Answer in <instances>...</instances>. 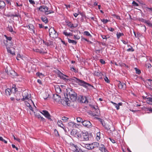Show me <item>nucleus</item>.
<instances>
[{
    "instance_id": "1",
    "label": "nucleus",
    "mask_w": 152,
    "mask_h": 152,
    "mask_svg": "<svg viewBox=\"0 0 152 152\" xmlns=\"http://www.w3.org/2000/svg\"><path fill=\"white\" fill-rule=\"evenodd\" d=\"M64 100L66 104L69 106L70 105L71 101L74 102L76 100L77 98V94L75 92L74 90L71 88L67 90V92L65 95L64 94Z\"/></svg>"
},
{
    "instance_id": "2",
    "label": "nucleus",
    "mask_w": 152,
    "mask_h": 152,
    "mask_svg": "<svg viewBox=\"0 0 152 152\" xmlns=\"http://www.w3.org/2000/svg\"><path fill=\"white\" fill-rule=\"evenodd\" d=\"M67 80H69L70 81L72 82H75L78 83L79 85L84 86L85 87H87L88 86H91V84L84 82L83 80L77 79V78L75 77H73L72 78H70L69 79H67Z\"/></svg>"
},
{
    "instance_id": "3",
    "label": "nucleus",
    "mask_w": 152,
    "mask_h": 152,
    "mask_svg": "<svg viewBox=\"0 0 152 152\" xmlns=\"http://www.w3.org/2000/svg\"><path fill=\"white\" fill-rule=\"evenodd\" d=\"M50 36L52 38H54L57 37L58 34L53 27H51L49 30Z\"/></svg>"
},
{
    "instance_id": "4",
    "label": "nucleus",
    "mask_w": 152,
    "mask_h": 152,
    "mask_svg": "<svg viewBox=\"0 0 152 152\" xmlns=\"http://www.w3.org/2000/svg\"><path fill=\"white\" fill-rule=\"evenodd\" d=\"M49 9L48 7L45 5H43L40 6L39 8V10L41 12H44L46 15H48L47 12Z\"/></svg>"
},
{
    "instance_id": "5",
    "label": "nucleus",
    "mask_w": 152,
    "mask_h": 152,
    "mask_svg": "<svg viewBox=\"0 0 152 152\" xmlns=\"http://www.w3.org/2000/svg\"><path fill=\"white\" fill-rule=\"evenodd\" d=\"M12 46V44L10 43V45H7L6 46L8 52L11 54L13 55L15 53L14 51L12 50H14L15 49L14 48L11 47Z\"/></svg>"
},
{
    "instance_id": "6",
    "label": "nucleus",
    "mask_w": 152,
    "mask_h": 152,
    "mask_svg": "<svg viewBox=\"0 0 152 152\" xmlns=\"http://www.w3.org/2000/svg\"><path fill=\"white\" fill-rule=\"evenodd\" d=\"M6 38V40H4V43L6 46L7 45H10V43H11V40L12 38L11 37H7L6 35H4V36Z\"/></svg>"
},
{
    "instance_id": "7",
    "label": "nucleus",
    "mask_w": 152,
    "mask_h": 152,
    "mask_svg": "<svg viewBox=\"0 0 152 152\" xmlns=\"http://www.w3.org/2000/svg\"><path fill=\"white\" fill-rule=\"evenodd\" d=\"M83 125L85 126L88 128H91L92 127V124L89 121L84 120L82 121Z\"/></svg>"
},
{
    "instance_id": "8",
    "label": "nucleus",
    "mask_w": 152,
    "mask_h": 152,
    "mask_svg": "<svg viewBox=\"0 0 152 152\" xmlns=\"http://www.w3.org/2000/svg\"><path fill=\"white\" fill-rule=\"evenodd\" d=\"M41 113L43 115L46 117L50 121H51L52 119L50 118V114L48 112L45 110H43L42 111V112H41Z\"/></svg>"
},
{
    "instance_id": "9",
    "label": "nucleus",
    "mask_w": 152,
    "mask_h": 152,
    "mask_svg": "<svg viewBox=\"0 0 152 152\" xmlns=\"http://www.w3.org/2000/svg\"><path fill=\"white\" fill-rule=\"evenodd\" d=\"M53 97L54 100L57 102H59L61 100V96L57 94L53 95Z\"/></svg>"
},
{
    "instance_id": "10",
    "label": "nucleus",
    "mask_w": 152,
    "mask_h": 152,
    "mask_svg": "<svg viewBox=\"0 0 152 152\" xmlns=\"http://www.w3.org/2000/svg\"><path fill=\"white\" fill-rule=\"evenodd\" d=\"M118 86L120 89H125L126 88V85L125 83H121L120 81H118Z\"/></svg>"
},
{
    "instance_id": "11",
    "label": "nucleus",
    "mask_w": 152,
    "mask_h": 152,
    "mask_svg": "<svg viewBox=\"0 0 152 152\" xmlns=\"http://www.w3.org/2000/svg\"><path fill=\"white\" fill-rule=\"evenodd\" d=\"M57 74L61 79H62L65 80H67V79L66 78V77H68V76L63 74L59 71H58V72Z\"/></svg>"
},
{
    "instance_id": "12",
    "label": "nucleus",
    "mask_w": 152,
    "mask_h": 152,
    "mask_svg": "<svg viewBox=\"0 0 152 152\" xmlns=\"http://www.w3.org/2000/svg\"><path fill=\"white\" fill-rule=\"evenodd\" d=\"M70 147L72 148V150L75 152H78V147L77 146L73 144H70Z\"/></svg>"
},
{
    "instance_id": "13",
    "label": "nucleus",
    "mask_w": 152,
    "mask_h": 152,
    "mask_svg": "<svg viewBox=\"0 0 152 152\" xmlns=\"http://www.w3.org/2000/svg\"><path fill=\"white\" fill-rule=\"evenodd\" d=\"M82 135L84 139L86 140H89V138L88 134V133L86 132L82 133Z\"/></svg>"
},
{
    "instance_id": "14",
    "label": "nucleus",
    "mask_w": 152,
    "mask_h": 152,
    "mask_svg": "<svg viewBox=\"0 0 152 152\" xmlns=\"http://www.w3.org/2000/svg\"><path fill=\"white\" fill-rule=\"evenodd\" d=\"M24 94H23V98L21 99L22 101H24L26 100L29 99L31 97V95L30 94H27L26 96L24 95Z\"/></svg>"
},
{
    "instance_id": "15",
    "label": "nucleus",
    "mask_w": 152,
    "mask_h": 152,
    "mask_svg": "<svg viewBox=\"0 0 152 152\" xmlns=\"http://www.w3.org/2000/svg\"><path fill=\"white\" fill-rule=\"evenodd\" d=\"M111 103H112L115 107V108L117 109V110L119 109L120 108L119 106L122 105V103L121 102H119L118 103V104L112 101L111 102Z\"/></svg>"
},
{
    "instance_id": "16",
    "label": "nucleus",
    "mask_w": 152,
    "mask_h": 152,
    "mask_svg": "<svg viewBox=\"0 0 152 152\" xmlns=\"http://www.w3.org/2000/svg\"><path fill=\"white\" fill-rule=\"evenodd\" d=\"M91 147L92 148V149H93L94 148L97 147L99 145V143L97 142H94L93 143H91Z\"/></svg>"
},
{
    "instance_id": "17",
    "label": "nucleus",
    "mask_w": 152,
    "mask_h": 152,
    "mask_svg": "<svg viewBox=\"0 0 152 152\" xmlns=\"http://www.w3.org/2000/svg\"><path fill=\"white\" fill-rule=\"evenodd\" d=\"M15 96L16 100L18 101L21 99V95L18 92L15 94Z\"/></svg>"
},
{
    "instance_id": "18",
    "label": "nucleus",
    "mask_w": 152,
    "mask_h": 152,
    "mask_svg": "<svg viewBox=\"0 0 152 152\" xmlns=\"http://www.w3.org/2000/svg\"><path fill=\"white\" fill-rule=\"evenodd\" d=\"M80 102L83 103H88V101L87 100L85 96H81L80 99Z\"/></svg>"
},
{
    "instance_id": "19",
    "label": "nucleus",
    "mask_w": 152,
    "mask_h": 152,
    "mask_svg": "<svg viewBox=\"0 0 152 152\" xmlns=\"http://www.w3.org/2000/svg\"><path fill=\"white\" fill-rule=\"evenodd\" d=\"M146 102L147 103L152 105V97H148L146 98Z\"/></svg>"
},
{
    "instance_id": "20",
    "label": "nucleus",
    "mask_w": 152,
    "mask_h": 152,
    "mask_svg": "<svg viewBox=\"0 0 152 152\" xmlns=\"http://www.w3.org/2000/svg\"><path fill=\"white\" fill-rule=\"evenodd\" d=\"M55 89L56 92L58 94H60L61 92V90L58 86H56L55 87Z\"/></svg>"
},
{
    "instance_id": "21",
    "label": "nucleus",
    "mask_w": 152,
    "mask_h": 152,
    "mask_svg": "<svg viewBox=\"0 0 152 152\" xmlns=\"http://www.w3.org/2000/svg\"><path fill=\"white\" fill-rule=\"evenodd\" d=\"M41 19L42 21L45 24L47 23L48 22V20L47 18L45 16L42 17Z\"/></svg>"
},
{
    "instance_id": "22",
    "label": "nucleus",
    "mask_w": 152,
    "mask_h": 152,
    "mask_svg": "<svg viewBox=\"0 0 152 152\" xmlns=\"http://www.w3.org/2000/svg\"><path fill=\"white\" fill-rule=\"evenodd\" d=\"M5 93L6 95L7 96H9L11 93V89L10 88H8L5 90Z\"/></svg>"
},
{
    "instance_id": "23",
    "label": "nucleus",
    "mask_w": 152,
    "mask_h": 152,
    "mask_svg": "<svg viewBox=\"0 0 152 152\" xmlns=\"http://www.w3.org/2000/svg\"><path fill=\"white\" fill-rule=\"evenodd\" d=\"M5 6V4L4 1H0V9L4 8Z\"/></svg>"
},
{
    "instance_id": "24",
    "label": "nucleus",
    "mask_w": 152,
    "mask_h": 152,
    "mask_svg": "<svg viewBox=\"0 0 152 152\" xmlns=\"http://www.w3.org/2000/svg\"><path fill=\"white\" fill-rule=\"evenodd\" d=\"M18 13H15V14H11L10 16L11 17H18L20 16L19 14L18 13Z\"/></svg>"
},
{
    "instance_id": "25",
    "label": "nucleus",
    "mask_w": 152,
    "mask_h": 152,
    "mask_svg": "<svg viewBox=\"0 0 152 152\" xmlns=\"http://www.w3.org/2000/svg\"><path fill=\"white\" fill-rule=\"evenodd\" d=\"M58 126L64 128V125L62 124V121H58Z\"/></svg>"
},
{
    "instance_id": "26",
    "label": "nucleus",
    "mask_w": 152,
    "mask_h": 152,
    "mask_svg": "<svg viewBox=\"0 0 152 152\" xmlns=\"http://www.w3.org/2000/svg\"><path fill=\"white\" fill-rule=\"evenodd\" d=\"M85 147L88 150L92 149V148L91 147V144H86L85 145Z\"/></svg>"
},
{
    "instance_id": "27",
    "label": "nucleus",
    "mask_w": 152,
    "mask_h": 152,
    "mask_svg": "<svg viewBox=\"0 0 152 152\" xmlns=\"http://www.w3.org/2000/svg\"><path fill=\"white\" fill-rule=\"evenodd\" d=\"M68 42L69 43L75 44H76L77 43V42L76 41H75L74 40H71L69 39H68Z\"/></svg>"
},
{
    "instance_id": "28",
    "label": "nucleus",
    "mask_w": 152,
    "mask_h": 152,
    "mask_svg": "<svg viewBox=\"0 0 152 152\" xmlns=\"http://www.w3.org/2000/svg\"><path fill=\"white\" fill-rule=\"evenodd\" d=\"M128 47H130V48L127 49L126 50L128 52H130V51L133 52L134 51V50L133 48L130 45H128Z\"/></svg>"
},
{
    "instance_id": "29",
    "label": "nucleus",
    "mask_w": 152,
    "mask_h": 152,
    "mask_svg": "<svg viewBox=\"0 0 152 152\" xmlns=\"http://www.w3.org/2000/svg\"><path fill=\"white\" fill-rule=\"evenodd\" d=\"M77 132V131L75 129H73L71 132V135L75 136Z\"/></svg>"
},
{
    "instance_id": "30",
    "label": "nucleus",
    "mask_w": 152,
    "mask_h": 152,
    "mask_svg": "<svg viewBox=\"0 0 152 152\" xmlns=\"http://www.w3.org/2000/svg\"><path fill=\"white\" fill-rule=\"evenodd\" d=\"M147 83L151 86H152V80L148 79L147 80Z\"/></svg>"
},
{
    "instance_id": "31",
    "label": "nucleus",
    "mask_w": 152,
    "mask_h": 152,
    "mask_svg": "<svg viewBox=\"0 0 152 152\" xmlns=\"http://www.w3.org/2000/svg\"><path fill=\"white\" fill-rule=\"evenodd\" d=\"M100 132H98L96 134V140H99L100 138Z\"/></svg>"
},
{
    "instance_id": "32",
    "label": "nucleus",
    "mask_w": 152,
    "mask_h": 152,
    "mask_svg": "<svg viewBox=\"0 0 152 152\" xmlns=\"http://www.w3.org/2000/svg\"><path fill=\"white\" fill-rule=\"evenodd\" d=\"M124 35V34L123 33H117V36L118 39H119L120 38V37Z\"/></svg>"
},
{
    "instance_id": "33",
    "label": "nucleus",
    "mask_w": 152,
    "mask_h": 152,
    "mask_svg": "<svg viewBox=\"0 0 152 152\" xmlns=\"http://www.w3.org/2000/svg\"><path fill=\"white\" fill-rule=\"evenodd\" d=\"M7 30L11 32H12L13 31V28L11 26H8L7 28Z\"/></svg>"
},
{
    "instance_id": "34",
    "label": "nucleus",
    "mask_w": 152,
    "mask_h": 152,
    "mask_svg": "<svg viewBox=\"0 0 152 152\" xmlns=\"http://www.w3.org/2000/svg\"><path fill=\"white\" fill-rule=\"evenodd\" d=\"M134 69L135 70L136 74L139 75L141 73V71L140 69H137V68H135Z\"/></svg>"
},
{
    "instance_id": "35",
    "label": "nucleus",
    "mask_w": 152,
    "mask_h": 152,
    "mask_svg": "<svg viewBox=\"0 0 152 152\" xmlns=\"http://www.w3.org/2000/svg\"><path fill=\"white\" fill-rule=\"evenodd\" d=\"M96 111V113L95 115H98L100 114V111L99 109L98 108V109H96L95 110Z\"/></svg>"
},
{
    "instance_id": "36",
    "label": "nucleus",
    "mask_w": 152,
    "mask_h": 152,
    "mask_svg": "<svg viewBox=\"0 0 152 152\" xmlns=\"http://www.w3.org/2000/svg\"><path fill=\"white\" fill-rule=\"evenodd\" d=\"M145 66L146 67L148 68H150L151 67V64L149 63H148L146 64Z\"/></svg>"
},
{
    "instance_id": "37",
    "label": "nucleus",
    "mask_w": 152,
    "mask_h": 152,
    "mask_svg": "<svg viewBox=\"0 0 152 152\" xmlns=\"http://www.w3.org/2000/svg\"><path fill=\"white\" fill-rule=\"evenodd\" d=\"M77 122H82V121H83L82 119L80 117L77 118Z\"/></svg>"
},
{
    "instance_id": "38",
    "label": "nucleus",
    "mask_w": 152,
    "mask_h": 152,
    "mask_svg": "<svg viewBox=\"0 0 152 152\" xmlns=\"http://www.w3.org/2000/svg\"><path fill=\"white\" fill-rule=\"evenodd\" d=\"M100 121L101 123V124H102V125L104 126L105 127V124L104 122V121L102 120L101 119H100Z\"/></svg>"
},
{
    "instance_id": "39",
    "label": "nucleus",
    "mask_w": 152,
    "mask_h": 152,
    "mask_svg": "<svg viewBox=\"0 0 152 152\" xmlns=\"http://www.w3.org/2000/svg\"><path fill=\"white\" fill-rule=\"evenodd\" d=\"M101 21H102L104 24H106L107 23L108 20L107 19H103L101 20Z\"/></svg>"
},
{
    "instance_id": "40",
    "label": "nucleus",
    "mask_w": 152,
    "mask_h": 152,
    "mask_svg": "<svg viewBox=\"0 0 152 152\" xmlns=\"http://www.w3.org/2000/svg\"><path fill=\"white\" fill-rule=\"evenodd\" d=\"M54 133L55 136H59V134H58V132L57 130H56V129H55L54 131Z\"/></svg>"
},
{
    "instance_id": "41",
    "label": "nucleus",
    "mask_w": 152,
    "mask_h": 152,
    "mask_svg": "<svg viewBox=\"0 0 152 152\" xmlns=\"http://www.w3.org/2000/svg\"><path fill=\"white\" fill-rule=\"evenodd\" d=\"M0 140L4 142L5 143H7V141L3 139L2 137H0Z\"/></svg>"
},
{
    "instance_id": "42",
    "label": "nucleus",
    "mask_w": 152,
    "mask_h": 152,
    "mask_svg": "<svg viewBox=\"0 0 152 152\" xmlns=\"http://www.w3.org/2000/svg\"><path fill=\"white\" fill-rule=\"evenodd\" d=\"M84 33L86 35V36H91V34H90L87 31H85L84 32Z\"/></svg>"
},
{
    "instance_id": "43",
    "label": "nucleus",
    "mask_w": 152,
    "mask_h": 152,
    "mask_svg": "<svg viewBox=\"0 0 152 152\" xmlns=\"http://www.w3.org/2000/svg\"><path fill=\"white\" fill-rule=\"evenodd\" d=\"M62 120L65 121V122L68 120V118L66 117L65 116L62 117Z\"/></svg>"
},
{
    "instance_id": "44",
    "label": "nucleus",
    "mask_w": 152,
    "mask_h": 152,
    "mask_svg": "<svg viewBox=\"0 0 152 152\" xmlns=\"http://www.w3.org/2000/svg\"><path fill=\"white\" fill-rule=\"evenodd\" d=\"M104 80L105 82H106L107 83H109L110 81L109 80L108 77H105L104 78Z\"/></svg>"
},
{
    "instance_id": "45",
    "label": "nucleus",
    "mask_w": 152,
    "mask_h": 152,
    "mask_svg": "<svg viewBox=\"0 0 152 152\" xmlns=\"http://www.w3.org/2000/svg\"><path fill=\"white\" fill-rule=\"evenodd\" d=\"M94 75L97 76H99L100 75V74L99 72L95 71L94 72Z\"/></svg>"
},
{
    "instance_id": "46",
    "label": "nucleus",
    "mask_w": 152,
    "mask_h": 152,
    "mask_svg": "<svg viewBox=\"0 0 152 152\" xmlns=\"http://www.w3.org/2000/svg\"><path fill=\"white\" fill-rule=\"evenodd\" d=\"M25 103L26 106L28 107H30V104L27 101H25Z\"/></svg>"
},
{
    "instance_id": "47",
    "label": "nucleus",
    "mask_w": 152,
    "mask_h": 152,
    "mask_svg": "<svg viewBox=\"0 0 152 152\" xmlns=\"http://www.w3.org/2000/svg\"><path fill=\"white\" fill-rule=\"evenodd\" d=\"M34 113L35 116H36V117H37L38 118H39L41 116L39 113H35V112H34Z\"/></svg>"
},
{
    "instance_id": "48",
    "label": "nucleus",
    "mask_w": 152,
    "mask_h": 152,
    "mask_svg": "<svg viewBox=\"0 0 152 152\" xmlns=\"http://www.w3.org/2000/svg\"><path fill=\"white\" fill-rule=\"evenodd\" d=\"M133 5L134 6H138V4L135 2V1H133L132 3Z\"/></svg>"
},
{
    "instance_id": "49",
    "label": "nucleus",
    "mask_w": 152,
    "mask_h": 152,
    "mask_svg": "<svg viewBox=\"0 0 152 152\" xmlns=\"http://www.w3.org/2000/svg\"><path fill=\"white\" fill-rule=\"evenodd\" d=\"M28 26H29V28H31L33 30L34 33H35L33 29V28H34L33 26L32 25L30 24V25H29Z\"/></svg>"
},
{
    "instance_id": "50",
    "label": "nucleus",
    "mask_w": 152,
    "mask_h": 152,
    "mask_svg": "<svg viewBox=\"0 0 152 152\" xmlns=\"http://www.w3.org/2000/svg\"><path fill=\"white\" fill-rule=\"evenodd\" d=\"M74 38L75 39H78L80 38V37L79 36H77V35H74Z\"/></svg>"
},
{
    "instance_id": "51",
    "label": "nucleus",
    "mask_w": 152,
    "mask_h": 152,
    "mask_svg": "<svg viewBox=\"0 0 152 152\" xmlns=\"http://www.w3.org/2000/svg\"><path fill=\"white\" fill-rule=\"evenodd\" d=\"M71 70L72 71H74L75 72H76L77 71H76L75 69L74 68V67H73V66L72 67L71 66L70 67Z\"/></svg>"
},
{
    "instance_id": "52",
    "label": "nucleus",
    "mask_w": 152,
    "mask_h": 152,
    "mask_svg": "<svg viewBox=\"0 0 152 152\" xmlns=\"http://www.w3.org/2000/svg\"><path fill=\"white\" fill-rule=\"evenodd\" d=\"M13 136L14 140H17L19 142L20 141V140L19 138H16L14 135H13Z\"/></svg>"
},
{
    "instance_id": "53",
    "label": "nucleus",
    "mask_w": 152,
    "mask_h": 152,
    "mask_svg": "<svg viewBox=\"0 0 152 152\" xmlns=\"http://www.w3.org/2000/svg\"><path fill=\"white\" fill-rule=\"evenodd\" d=\"M100 62L102 64H104L105 63L104 61L102 59H101L100 60Z\"/></svg>"
},
{
    "instance_id": "54",
    "label": "nucleus",
    "mask_w": 152,
    "mask_h": 152,
    "mask_svg": "<svg viewBox=\"0 0 152 152\" xmlns=\"http://www.w3.org/2000/svg\"><path fill=\"white\" fill-rule=\"evenodd\" d=\"M98 106H92L91 107L94 109L95 110L96 109H98Z\"/></svg>"
},
{
    "instance_id": "55",
    "label": "nucleus",
    "mask_w": 152,
    "mask_h": 152,
    "mask_svg": "<svg viewBox=\"0 0 152 152\" xmlns=\"http://www.w3.org/2000/svg\"><path fill=\"white\" fill-rule=\"evenodd\" d=\"M29 1L30 3L32 4H35L34 1L33 0H29Z\"/></svg>"
},
{
    "instance_id": "56",
    "label": "nucleus",
    "mask_w": 152,
    "mask_h": 152,
    "mask_svg": "<svg viewBox=\"0 0 152 152\" xmlns=\"http://www.w3.org/2000/svg\"><path fill=\"white\" fill-rule=\"evenodd\" d=\"M108 29L110 31L113 32L114 31V29L112 28H108Z\"/></svg>"
},
{
    "instance_id": "57",
    "label": "nucleus",
    "mask_w": 152,
    "mask_h": 152,
    "mask_svg": "<svg viewBox=\"0 0 152 152\" xmlns=\"http://www.w3.org/2000/svg\"><path fill=\"white\" fill-rule=\"evenodd\" d=\"M36 75L38 76H40V75H42V73H40L39 72H37L36 73Z\"/></svg>"
},
{
    "instance_id": "58",
    "label": "nucleus",
    "mask_w": 152,
    "mask_h": 152,
    "mask_svg": "<svg viewBox=\"0 0 152 152\" xmlns=\"http://www.w3.org/2000/svg\"><path fill=\"white\" fill-rule=\"evenodd\" d=\"M63 33L66 36H69L68 33L66 31H64Z\"/></svg>"
},
{
    "instance_id": "59",
    "label": "nucleus",
    "mask_w": 152,
    "mask_h": 152,
    "mask_svg": "<svg viewBox=\"0 0 152 152\" xmlns=\"http://www.w3.org/2000/svg\"><path fill=\"white\" fill-rule=\"evenodd\" d=\"M43 42L44 43L45 45H47V46H48L49 45V43H48V42H45V41H44V40H43Z\"/></svg>"
},
{
    "instance_id": "60",
    "label": "nucleus",
    "mask_w": 152,
    "mask_h": 152,
    "mask_svg": "<svg viewBox=\"0 0 152 152\" xmlns=\"http://www.w3.org/2000/svg\"><path fill=\"white\" fill-rule=\"evenodd\" d=\"M146 109H147V111H148L152 113V109L149 108H148Z\"/></svg>"
},
{
    "instance_id": "61",
    "label": "nucleus",
    "mask_w": 152,
    "mask_h": 152,
    "mask_svg": "<svg viewBox=\"0 0 152 152\" xmlns=\"http://www.w3.org/2000/svg\"><path fill=\"white\" fill-rule=\"evenodd\" d=\"M102 38H103V39H107V37H106V36H105V35H102Z\"/></svg>"
},
{
    "instance_id": "62",
    "label": "nucleus",
    "mask_w": 152,
    "mask_h": 152,
    "mask_svg": "<svg viewBox=\"0 0 152 152\" xmlns=\"http://www.w3.org/2000/svg\"><path fill=\"white\" fill-rule=\"evenodd\" d=\"M105 148L104 147L102 148H99V149L101 151H102V152H103Z\"/></svg>"
},
{
    "instance_id": "63",
    "label": "nucleus",
    "mask_w": 152,
    "mask_h": 152,
    "mask_svg": "<svg viewBox=\"0 0 152 152\" xmlns=\"http://www.w3.org/2000/svg\"><path fill=\"white\" fill-rule=\"evenodd\" d=\"M39 27L40 28H42L44 27V26L42 25V24H39Z\"/></svg>"
},
{
    "instance_id": "64",
    "label": "nucleus",
    "mask_w": 152,
    "mask_h": 152,
    "mask_svg": "<svg viewBox=\"0 0 152 152\" xmlns=\"http://www.w3.org/2000/svg\"><path fill=\"white\" fill-rule=\"evenodd\" d=\"M79 14L77 13H75L73 14L74 15V16L76 18L78 15Z\"/></svg>"
}]
</instances>
